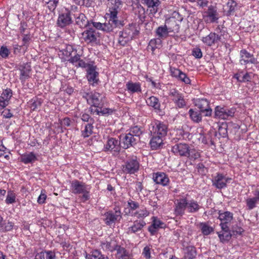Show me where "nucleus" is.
<instances>
[{
  "mask_svg": "<svg viewBox=\"0 0 259 259\" xmlns=\"http://www.w3.org/2000/svg\"><path fill=\"white\" fill-rule=\"evenodd\" d=\"M128 26L119 32L118 43L122 46H125L139 33V31L134 26V25L130 24Z\"/></svg>",
  "mask_w": 259,
  "mask_h": 259,
  "instance_id": "nucleus-1",
  "label": "nucleus"
},
{
  "mask_svg": "<svg viewBox=\"0 0 259 259\" xmlns=\"http://www.w3.org/2000/svg\"><path fill=\"white\" fill-rule=\"evenodd\" d=\"M71 188L72 192L74 194H82V198L87 200L90 198L89 192L87 190V185L77 180L71 182Z\"/></svg>",
  "mask_w": 259,
  "mask_h": 259,
  "instance_id": "nucleus-2",
  "label": "nucleus"
},
{
  "mask_svg": "<svg viewBox=\"0 0 259 259\" xmlns=\"http://www.w3.org/2000/svg\"><path fill=\"white\" fill-rule=\"evenodd\" d=\"M149 131L150 135H156L164 138L167 133V126L163 122L157 121L150 124Z\"/></svg>",
  "mask_w": 259,
  "mask_h": 259,
  "instance_id": "nucleus-3",
  "label": "nucleus"
},
{
  "mask_svg": "<svg viewBox=\"0 0 259 259\" xmlns=\"http://www.w3.org/2000/svg\"><path fill=\"white\" fill-rule=\"evenodd\" d=\"M236 109L235 108H228L218 106L214 110V118L221 119H228L234 116Z\"/></svg>",
  "mask_w": 259,
  "mask_h": 259,
  "instance_id": "nucleus-4",
  "label": "nucleus"
},
{
  "mask_svg": "<svg viewBox=\"0 0 259 259\" xmlns=\"http://www.w3.org/2000/svg\"><path fill=\"white\" fill-rule=\"evenodd\" d=\"M124 25L123 21L118 20L117 17H113L110 15L108 22L103 23L102 30L106 32H110L112 31L114 28H120Z\"/></svg>",
  "mask_w": 259,
  "mask_h": 259,
  "instance_id": "nucleus-5",
  "label": "nucleus"
},
{
  "mask_svg": "<svg viewBox=\"0 0 259 259\" xmlns=\"http://www.w3.org/2000/svg\"><path fill=\"white\" fill-rule=\"evenodd\" d=\"M104 221L107 225H111L121 219L120 210L119 207L115 208L114 211H109L104 214Z\"/></svg>",
  "mask_w": 259,
  "mask_h": 259,
  "instance_id": "nucleus-6",
  "label": "nucleus"
},
{
  "mask_svg": "<svg viewBox=\"0 0 259 259\" xmlns=\"http://www.w3.org/2000/svg\"><path fill=\"white\" fill-rule=\"evenodd\" d=\"M99 34L94 28L89 27L82 33V36L84 41L88 44H97Z\"/></svg>",
  "mask_w": 259,
  "mask_h": 259,
  "instance_id": "nucleus-7",
  "label": "nucleus"
},
{
  "mask_svg": "<svg viewBox=\"0 0 259 259\" xmlns=\"http://www.w3.org/2000/svg\"><path fill=\"white\" fill-rule=\"evenodd\" d=\"M120 141L121 144V146L125 149L134 146L139 141L134 136L131 135L128 133L121 135Z\"/></svg>",
  "mask_w": 259,
  "mask_h": 259,
  "instance_id": "nucleus-8",
  "label": "nucleus"
},
{
  "mask_svg": "<svg viewBox=\"0 0 259 259\" xmlns=\"http://www.w3.org/2000/svg\"><path fill=\"white\" fill-rule=\"evenodd\" d=\"M218 218L221 221L220 226L222 230H228L229 225L233 219V214L230 211H225L221 213V211L219 212Z\"/></svg>",
  "mask_w": 259,
  "mask_h": 259,
  "instance_id": "nucleus-9",
  "label": "nucleus"
},
{
  "mask_svg": "<svg viewBox=\"0 0 259 259\" xmlns=\"http://www.w3.org/2000/svg\"><path fill=\"white\" fill-rule=\"evenodd\" d=\"M231 180V178H226L223 174L218 173L212 180V185L219 189H222L227 186V183Z\"/></svg>",
  "mask_w": 259,
  "mask_h": 259,
  "instance_id": "nucleus-10",
  "label": "nucleus"
},
{
  "mask_svg": "<svg viewBox=\"0 0 259 259\" xmlns=\"http://www.w3.org/2000/svg\"><path fill=\"white\" fill-rule=\"evenodd\" d=\"M195 105L200 109V112L204 113L205 116H208L211 115L212 110L206 99H201L197 100Z\"/></svg>",
  "mask_w": 259,
  "mask_h": 259,
  "instance_id": "nucleus-11",
  "label": "nucleus"
},
{
  "mask_svg": "<svg viewBox=\"0 0 259 259\" xmlns=\"http://www.w3.org/2000/svg\"><path fill=\"white\" fill-rule=\"evenodd\" d=\"M120 144V141H118V140L113 138H110L105 145V150L110 151L113 152L114 154H118L121 147Z\"/></svg>",
  "mask_w": 259,
  "mask_h": 259,
  "instance_id": "nucleus-12",
  "label": "nucleus"
},
{
  "mask_svg": "<svg viewBox=\"0 0 259 259\" xmlns=\"http://www.w3.org/2000/svg\"><path fill=\"white\" fill-rule=\"evenodd\" d=\"M240 63L242 65H246L249 63L257 65L258 62L257 60L253 57V55L248 53L245 50H242L240 51Z\"/></svg>",
  "mask_w": 259,
  "mask_h": 259,
  "instance_id": "nucleus-13",
  "label": "nucleus"
},
{
  "mask_svg": "<svg viewBox=\"0 0 259 259\" xmlns=\"http://www.w3.org/2000/svg\"><path fill=\"white\" fill-rule=\"evenodd\" d=\"M190 146L188 144L178 143L172 147L171 151L176 155L186 157Z\"/></svg>",
  "mask_w": 259,
  "mask_h": 259,
  "instance_id": "nucleus-14",
  "label": "nucleus"
},
{
  "mask_svg": "<svg viewBox=\"0 0 259 259\" xmlns=\"http://www.w3.org/2000/svg\"><path fill=\"white\" fill-rule=\"evenodd\" d=\"M72 22L71 17V13L67 11L65 13H62L59 14L57 24L58 26L61 28H64L71 24Z\"/></svg>",
  "mask_w": 259,
  "mask_h": 259,
  "instance_id": "nucleus-15",
  "label": "nucleus"
},
{
  "mask_svg": "<svg viewBox=\"0 0 259 259\" xmlns=\"http://www.w3.org/2000/svg\"><path fill=\"white\" fill-rule=\"evenodd\" d=\"M105 98L100 94L98 93H94L91 94L89 96V98L88 100L90 104H93V106L97 107L98 108L103 107L104 105L103 99Z\"/></svg>",
  "mask_w": 259,
  "mask_h": 259,
  "instance_id": "nucleus-16",
  "label": "nucleus"
},
{
  "mask_svg": "<svg viewBox=\"0 0 259 259\" xmlns=\"http://www.w3.org/2000/svg\"><path fill=\"white\" fill-rule=\"evenodd\" d=\"M143 4H145L147 6L149 10V15L150 17H152L155 14L158 9V6L160 4V2L159 0H141Z\"/></svg>",
  "mask_w": 259,
  "mask_h": 259,
  "instance_id": "nucleus-17",
  "label": "nucleus"
},
{
  "mask_svg": "<svg viewBox=\"0 0 259 259\" xmlns=\"http://www.w3.org/2000/svg\"><path fill=\"white\" fill-rule=\"evenodd\" d=\"M139 163L136 159H131L127 161L123 166V171L128 174H134L138 170Z\"/></svg>",
  "mask_w": 259,
  "mask_h": 259,
  "instance_id": "nucleus-18",
  "label": "nucleus"
},
{
  "mask_svg": "<svg viewBox=\"0 0 259 259\" xmlns=\"http://www.w3.org/2000/svg\"><path fill=\"white\" fill-rule=\"evenodd\" d=\"M87 77L89 82L92 84L98 82L99 73L96 71V66H89V68L87 69Z\"/></svg>",
  "mask_w": 259,
  "mask_h": 259,
  "instance_id": "nucleus-19",
  "label": "nucleus"
},
{
  "mask_svg": "<svg viewBox=\"0 0 259 259\" xmlns=\"http://www.w3.org/2000/svg\"><path fill=\"white\" fill-rule=\"evenodd\" d=\"M169 32L178 33L180 30L179 21L174 18L166 20L165 23Z\"/></svg>",
  "mask_w": 259,
  "mask_h": 259,
  "instance_id": "nucleus-20",
  "label": "nucleus"
},
{
  "mask_svg": "<svg viewBox=\"0 0 259 259\" xmlns=\"http://www.w3.org/2000/svg\"><path fill=\"white\" fill-rule=\"evenodd\" d=\"M20 71V79L22 82L25 81L30 77V72L31 70L30 63H26L19 66Z\"/></svg>",
  "mask_w": 259,
  "mask_h": 259,
  "instance_id": "nucleus-21",
  "label": "nucleus"
},
{
  "mask_svg": "<svg viewBox=\"0 0 259 259\" xmlns=\"http://www.w3.org/2000/svg\"><path fill=\"white\" fill-rule=\"evenodd\" d=\"M206 17L209 19L210 23L216 22L219 18V14L218 12V8L216 6L210 5L208 7L207 11L205 12Z\"/></svg>",
  "mask_w": 259,
  "mask_h": 259,
  "instance_id": "nucleus-22",
  "label": "nucleus"
},
{
  "mask_svg": "<svg viewBox=\"0 0 259 259\" xmlns=\"http://www.w3.org/2000/svg\"><path fill=\"white\" fill-rule=\"evenodd\" d=\"M109 15L113 17H117V15L121 5L120 0H108Z\"/></svg>",
  "mask_w": 259,
  "mask_h": 259,
  "instance_id": "nucleus-23",
  "label": "nucleus"
},
{
  "mask_svg": "<svg viewBox=\"0 0 259 259\" xmlns=\"http://www.w3.org/2000/svg\"><path fill=\"white\" fill-rule=\"evenodd\" d=\"M153 181L157 184L166 186L169 182V179L163 172H157L154 174Z\"/></svg>",
  "mask_w": 259,
  "mask_h": 259,
  "instance_id": "nucleus-24",
  "label": "nucleus"
},
{
  "mask_svg": "<svg viewBox=\"0 0 259 259\" xmlns=\"http://www.w3.org/2000/svg\"><path fill=\"white\" fill-rule=\"evenodd\" d=\"M187 200L186 199H181L178 200L176 205L175 212L177 215L182 216L184 214L185 210L187 207Z\"/></svg>",
  "mask_w": 259,
  "mask_h": 259,
  "instance_id": "nucleus-25",
  "label": "nucleus"
},
{
  "mask_svg": "<svg viewBox=\"0 0 259 259\" xmlns=\"http://www.w3.org/2000/svg\"><path fill=\"white\" fill-rule=\"evenodd\" d=\"M146 224L145 222L143 220L135 221L134 222L133 225L128 228V233L129 234L136 233L141 231L146 226Z\"/></svg>",
  "mask_w": 259,
  "mask_h": 259,
  "instance_id": "nucleus-26",
  "label": "nucleus"
},
{
  "mask_svg": "<svg viewBox=\"0 0 259 259\" xmlns=\"http://www.w3.org/2000/svg\"><path fill=\"white\" fill-rule=\"evenodd\" d=\"M75 23L80 28H84L90 26V21H89L85 15L83 13H79L76 15Z\"/></svg>",
  "mask_w": 259,
  "mask_h": 259,
  "instance_id": "nucleus-27",
  "label": "nucleus"
},
{
  "mask_svg": "<svg viewBox=\"0 0 259 259\" xmlns=\"http://www.w3.org/2000/svg\"><path fill=\"white\" fill-rule=\"evenodd\" d=\"M151 139L150 141V145L152 150H156L159 148L163 144V138L156 135H150Z\"/></svg>",
  "mask_w": 259,
  "mask_h": 259,
  "instance_id": "nucleus-28",
  "label": "nucleus"
},
{
  "mask_svg": "<svg viewBox=\"0 0 259 259\" xmlns=\"http://www.w3.org/2000/svg\"><path fill=\"white\" fill-rule=\"evenodd\" d=\"M116 250L117 251L116 257L117 259H130L131 258L130 252L124 247L118 245Z\"/></svg>",
  "mask_w": 259,
  "mask_h": 259,
  "instance_id": "nucleus-29",
  "label": "nucleus"
},
{
  "mask_svg": "<svg viewBox=\"0 0 259 259\" xmlns=\"http://www.w3.org/2000/svg\"><path fill=\"white\" fill-rule=\"evenodd\" d=\"M214 33L218 38L219 41L222 40V38H225L228 35L227 28L222 25H219L214 30Z\"/></svg>",
  "mask_w": 259,
  "mask_h": 259,
  "instance_id": "nucleus-30",
  "label": "nucleus"
},
{
  "mask_svg": "<svg viewBox=\"0 0 259 259\" xmlns=\"http://www.w3.org/2000/svg\"><path fill=\"white\" fill-rule=\"evenodd\" d=\"M202 41L208 46H211L212 45L219 42L214 32H211L209 35L203 37Z\"/></svg>",
  "mask_w": 259,
  "mask_h": 259,
  "instance_id": "nucleus-31",
  "label": "nucleus"
},
{
  "mask_svg": "<svg viewBox=\"0 0 259 259\" xmlns=\"http://www.w3.org/2000/svg\"><path fill=\"white\" fill-rule=\"evenodd\" d=\"M196 255L195 248L192 246H188L185 249V255L183 259H193Z\"/></svg>",
  "mask_w": 259,
  "mask_h": 259,
  "instance_id": "nucleus-32",
  "label": "nucleus"
},
{
  "mask_svg": "<svg viewBox=\"0 0 259 259\" xmlns=\"http://www.w3.org/2000/svg\"><path fill=\"white\" fill-rule=\"evenodd\" d=\"M126 87L132 93L141 92V84L139 82L129 81L126 84Z\"/></svg>",
  "mask_w": 259,
  "mask_h": 259,
  "instance_id": "nucleus-33",
  "label": "nucleus"
},
{
  "mask_svg": "<svg viewBox=\"0 0 259 259\" xmlns=\"http://www.w3.org/2000/svg\"><path fill=\"white\" fill-rule=\"evenodd\" d=\"M187 208L189 212L194 213L197 212L201 208V206L196 201L191 200L187 201Z\"/></svg>",
  "mask_w": 259,
  "mask_h": 259,
  "instance_id": "nucleus-34",
  "label": "nucleus"
},
{
  "mask_svg": "<svg viewBox=\"0 0 259 259\" xmlns=\"http://www.w3.org/2000/svg\"><path fill=\"white\" fill-rule=\"evenodd\" d=\"M147 105L151 106L156 110H160V104L158 98L154 96L148 98L146 100Z\"/></svg>",
  "mask_w": 259,
  "mask_h": 259,
  "instance_id": "nucleus-35",
  "label": "nucleus"
},
{
  "mask_svg": "<svg viewBox=\"0 0 259 259\" xmlns=\"http://www.w3.org/2000/svg\"><path fill=\"white\" fill-rule=\"evenodd\" d=\"M36 160V157L33 152L24 154L21 157V161L25 164L32 163Z\"/></svg>",
  "mask_w": 259,
  "mask_h": 259,
  "instance_id": "nucleus-36",
  "label": "nucleus"
},
{
  "mask_svg": "<svg viewBox=\"0 0 259 259\" xmlns=\"http://www.w3.org/2000/svg\"><path fill=\"white\" fill-rule=\"evenodd\" d=\"M227 10V15H233L238 8L237 3L234 0H228L226 5Z\"/></svg>",
  "mask_w": 259,
  "mask_h": 259,
  "instance_id": "nucleus-37",
  "label": "nucleus"
},
{
  "mask_svg": "<svg viewBox=\"0 0 259 259\" xmlns=\"http://www.w3.org/2000/svg\"><path fill=\"white\" fill-rule=\"evenodd\" d=\"M222 231L224 232L222 234H218L220 241L223 243L229 241L232 236H233L231 231L229 229V227H228V230H222Z\"/></svg>",
  "mask_w": 259,
  "mask_h": 259,
  "instance_id": "nucleus-38",
  "label": "nucleus"
},
{
  "mask_svg": "<svg viewBox=\"0 0 259 259\" xmlns=\"http://www.w3.org/2000/svg\"><path fill=\"white\" fill-rule=\"evenodd\" d=\"M169 32L165 24L164 26L158 27L156 31V35L160 38H166Z\"/></svg>",
  "mask_w": 259,
  "mask_h": 259,
  "instance_id": "nucleus-39",
  "label": "nucleus"
},
{
  "mask_svg": "<svg viewBox=\"0 0 259 259\" xmlns=\"http://www.w3.org/2000/svg\"><path fill=\"white\" fill-rule=\"evenodd\" d=\"M102 247L105 250H107L110 251L115 250L118 245L116 242L114 241H111L110 242H102L101 244Z\"/></svg>",
  "mask_w": 259,
  "mask_h": 259,
  "instance_id": "nucleus-40",
  "label": "nucleus"
},
{
  "mask_svg": "<svg viewBox=\"0 0 259 259\" xmlns=\"http://www.w3.org/2000/svg\"><path fill=\"white\" fill-rule=\"evenodd\" d=\"M189 114L191 119L195 122L199 123L202 120L201 112L196 111L193 109H190L189 111Z\"/></svg>",
  "mask_w": 259,
  "mask_h": 259,
  "instance_id": "nucleus-41",
  "label": "nucleus"
},
{
  "mask_svg": "<svg viewBox=\"0 0 259 259\" xmlns=\"http://www.w3.org/2000/svg\"><path fill=\"white\" fill-rule=\"evenodd\" d=\"M93 123H88L85 125L84 129L81 132V136L83 138H87L90 136L93 133Z\"/></svg>",
  "mask_w": 259,
  "mask_h": 259,
  "instance_id": "nucleus-42",
  "label": "nucleus"
},
{
  "mask_svg": "<svg viewBox=\"0 0 259 259\" xmlns=\"http://www.w3.org/2000/svg\"><path fill=\"white\" fill-rule=\"evenodd\" d=\"M86 258L87 259H108L98 250H95L92 252V254L87 255Z\"/></svg>",
  "mask_w": 259,
  "mask_h": 259,
  "instance_id": "nucleus-43",
  "label": "nucleus"
},
{
  "mask_svg": "<svg viewBox=\"0 0 259 259\" xmlns=\"http://www.w3.org/2000/svg\"><path fill=\"white\" fill-rule=\"evenodd\" d=\"M187 155L186 157L190 160H196L200 157V153L198 150L194 148L191 149L190 147Z\"/></svg>",
  "mask_w": 259,
  "mask_h": 259,
  "instance_id": "nucleus-44",
  "label": "nucleus"
},
{
  "mask_svg": "<svg viewBox=\"0 0 259 259\" xmlns=\"http://www.w3.org/2000/svg\"><path fill=\"white\" fill-rule=\"evenodd\" d=\"M128 133L134 136L139 141L140 136L142 134V131L138 126H135L130 130Z\"/></svg>",
  "mask_w": 259,
  "mask_h": 259,
  "instance_id": "nucleus-45",
  "label": "nucleus"
},
{
  "mask_svg": "<svg viewBox=\"0 0 259 259\" xmlns=\"http://www.w3.org/2000/svg\"><path fill=\"white\" fill-rule=\"evenodd\" d=\"M200 226L201 232L204 235H208L213 231V229L206 223H201Z\"/></svg>",
  "mask_w": 259,
  "mask_h": 259,
  "instance_id": "nucleus-46",
  "label": "nucleus"
},
{
  "mask_svg": "<svg viewBox=\"0 0 259 259\" xmlns=\"http://www.w3.org/2000/svg\"><path fill=\"white\" fill-rule=\"evenodd\" d=\"M5 201L6 203L8 204L15 203L16 202L15 194L12 191H8Z\"/></svg>",
  "mask_w": 259,
  "mask_h": 259,
  "instance_id": "nucleus-47",
  "label": "nucleus"
},
{
  "mask_svg": "<svg viewBox=\"0 0 259 259\" xmlns=\"http://www.w3.org/2000/svg\"><path fill=\"white\" fill-rule=\"evenodd\" d=\"M230 230L232 234V235L235 237H237V235H242V233L244 232V230L238 226H232Z\"/></svg>",
  "mask_w": 259,
  "mask_h": 259,
  "instance_id": "nucleus-48",
  "label": "nucleus"
},
{
  "mask_svg": "<svg viewBox=\"0 0 259 259\" xmlns=\"http://www.w3.org/2000/svg\"><path fill=\"white\" fill-rule=\"evenodd\" d=\"M258 201L254 197L247 199L246 200V204L248 209L251 210L255 207V204Z\"/></svg>",
  "mask_w": 259,
  "mask_h": 259,
  "instance_id": "nucleus-49",
  "label": "nucleus"
},
{
  "mask_svg": "<svg viewBox=\"0 0 259 259\" xmlns=\"http://www.w3.org/2000/svg\"><path fill=\"white\" fill-rule=\"evenodd\" d=\"M178 79L179 80L184 82L186 84H190L191 80L189 77L187 76V75L182 71L180 73Z\"/></svg>",
  "mask_w": 259,
  "mask_h": 259,
  "instance_id": "nucleus-50",
  "label": "nucleus"
},
{
  "mask_svg": "<svg viewBox=\"0 0 259 259\" xmlns=\"http://www.w3.org/2000/svg\"><path fill=\"white\" fill-rule=\"evenodd\" d=\"M137 8L138 11V16L140 18L141 21L143 22V20L145 18V9L142 7L141 5L138 4L137 6Z\"/></svg>",
  "mask_w": 259,
  "mask_h": 259,
  "instance_id": "nucleus-51",
  "label": "nucleus"
},
{
  "mask_svg": "<svg viewBox=\"0 0 259 259\" xmlns=\"http://www.w3.org/2000/svg\"><path fill=\"white\" fill-rule=\"evenodd\" d=\"M100 111L99 113L100 115H111L114 112V110L111 108H102V107L99 108Z\"/></svg>",
  "mask_w": 259,
  "mask_h": 259,
  "instance_id": "nucleus-52",
  "label": "nucleus"
},
{
  "mask_svg": "<svg viewBox=\"0 0 259 259\" xmlns=\"http://www.w3.org/2000/svg\"><path fill=\"white\" fill-rule=\"evenodd\" d=\"M161 40L160 38L151 39L149 42V46L151 47V50L154 51L155 48H157V45H160Z\"/></svg>",
  "mask_w": 259,
  "mask_h": 259,
  "instance_id": "nucleus-53",
  "label": "nucleus"
},
{
  "mask_svg": "<svg viewBox=\"0 0 259 259\" xmlns=\"http://www.w3.org/2000/svg\"><path fill=\"white\" fill-rule=\"evenodd\" d=\"M169 95L172 97V100L175 102L177 101L179 98L182 97L181 94H180L178 91L174 90L170 93Z\"/></svg>",
  "mask_w": 259,
  "mask_h": 259,
  "instance_id": "nucleus-54",
  "label": "nucleus"
},
{
  "mask_svg": "<svg viewBox=\"0 0 259 259\" xmlns=\"http://www.w3.org/2000/svg\"><path fill=\"white\" fill-rule=\"evenodd\" d=\"M164 223L159 220H157L155 217H153V220L152 222V225L153 226L154 228L157 229L159 228H163Z\"/></svg>",
  "mask_w": 259,
  "mask_h": 259,
  "instance_id": "nucleus-55",
  "label": "nucleus"
},
{
  "mask_svg": "<svg viewBox=\"0 0 259 259\" xmlns=\"http://www.w3.org/2000/svg\"><path fill=\"white\" fill-rule=\"evenodd\" d=\"M12 96V92L11 89H6L4 91L2 96V98H4L6 100H8L11 98Z\"/></svg>",
  "mask_w": 259,
  "mask_h": 259,
  "instance_id": "nucleus-56",
  "label": "nucleus"
},
{
  "mask_svg": "<svg viewBox=\"0 0 259 259\" xmlns=\"http://www.w3.org/2000/svg\"><path fill=\"white\" fill-rule=\"evenodd\" d=\"M149 214L148 211L146 209H141L139 211L136 212L134 214L138 218H144L148 216Z\"/></svg>",
  "mask_w": 259,
  "mask_h": 259,
  "instance_id": "nucleus-57",
  "label": "nucleus"
},
{
  "mask_svg": "<svg viewBox=\"0 0 259 259\" xmlns=\"http://www.w3.org/2000/svg\"><path fill=\"white\" fill-rule=\"evenodd\" d=\"M127 205L130 208V209L132 210H136L139 207V203L131 199L127 201Z\"/></svg>",
  "mask_w": 259,
  "mask_h": 259,
  "instance_id": "nucleus-58",
  "label": "nucleus"
},
{
  "mask_svg": "<svg viewBox=\"0 0 259 259\" xmlns=\"http://www.w3.org/2000/svg\"><path fill=\"white\" fill-rule=\"evenodd\" d=\"M59 0H54L52 1L49 2V3H46L48 5V8L50 10V11H53L56 8Z\"/></svg>",
  "mask_w": 259,
  "mask_h": 259,
  "instance_id": "nucleus-59",
  "label": "nucleus"
},
{
  "mask_svg": "<svg viewBox=\"0 0 259 259\" xmlns=\"http://www.w3.org/2000/svg\"><path fill=\"white\" fill-rule=\"evenodd\" d=\"M192 55L196 58H201L202 57V53L200 49L195 48L192 50Z\"/></svg>",
  "mask_w": 259,
  "mask_h": 259,
  "instance_id": "nucleus-60",
  "label": "nucleus"
},
{
  "mask_svg": "<svg viewBox=\"0 0 259 259\" xmlns=\"http://www.w3.org/2000/svg\"><path fill=\"white\" fill-rule=\"evenodd\" d=\"M81 119L83 121L88 122V123H93L94 120L91 118L90 116L86 113H84L81 115Z\"/></svg>",
  "mask_w": 259,
  "mask_h": 259,
  "instance_id": "nucleus-61",
  "label": "nucleus"
},
{
  "mask_svg": "<svg viewBox=\"0 0 259 259\" xmlns=\"http://www.w3.org/2000/svg\"><path fill=\"white\" fill-rule=\"evenodd\" d=\"M10 53L9 50L7 47H2L0 50V55L4 58H7Z\"/></svg>",
  "mask_w": 259,
  "mask_h": 259,
  "instance_id": "nucleus-62",
  "label": "nucleus"
},
{
  "mask_svg": "<svg viewBox=\"0 0 259 259\" xmlns=\"http://www.w3.org/2000/svg\"><path fill=\"white\" fill-rule=\"evenodd\" d=\"M174 103L179 108H183L186 105V102L184 99L183 96L181 97V98H179L178 100H177V101L175 102Z\"/></svg>",
  "mask_w": 259,
  "mask_h": 259,
  "instance_id": "nucleus-63",
  "label": "nucleus"
},
{
  "mask_svg": "<svg viewBox=\"0 0 259 259\" xmlns=\"http://www.w3.org/2000/svg\"><path fill=\"white\" fill-rule=\"evenodd\" d=\"M45 259H55L56 255L52 251H45L44 252Z\"/></svg>",
  "mask_w": 259,
  "mask_h": 259,
  "instance_id": "nucleus-64",
  "label": "nucleus"
}]
</instances>
